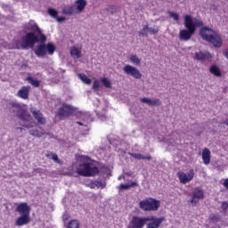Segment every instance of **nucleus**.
Wrapping results in <instances>:
<instances>
[{"instance_id":"423d86ee","label":"nucleus","mask_w":228,"mask_h":228,"mask_svg":"<svg viewBox=\"0 0 228 228\" xmlns=\"http://www.w3.org/2000/svg\"><path fill=\"white\" fill-rule=\"evenodd\" d=\"M139 208L143 211H158L159 209V200L152 198L143 200L139 202Z\"/></svg>"},{"instance_id":"49530a36","label":"nucleus","mask_w":228,"mask_h":228,"mask_svg":"<svg viewBox=\"0 0 228 228\" xmlns=\"http://www.w3.org/2000/svg\"><path fill=\"white\" fill-rule=\"evenodd\" d=\"M224 186L228 190V178H226L224 182Z\"/></svg>"},{"instance_id":"8fccbe9b","label":"nucleus","mask_w":228,"mask_h":228,"mask_svg":"<svg viewBox=\"0 0 228 228\" xmlns=\"http://www.w3.org/2000/svg\"><path fill=\"white\" fill-rule=\"evenodd\" d=\"M224 56L228 59V49H226V51L224 53Z\"/></svg>"},{"instance_id":"58836bf2","label":"nucleus","mask_w":228,"mask_h":228,"mask_svg":"<svg viewBox=\"0 0 228 228\" xmlns=\"http://www.w3.org/2000/svg\"><path fill=\"white\" fill-rule=\"evenodd\" d=\"M169 13V17H171V19H174V20H179V14H177L176 12H168Z\"/></svg>"},{"instance_id":"39448f33","label":"nucleus","mask_w":228,"mask_h":228,"mask_svg":"<svg viewBox=\"0 0 228 228\" xmlns=\"http://www.w3.org/2000/svg\"><path fill=\"white\" fill-rule=\"evenodd\" d=\"M77 173L78 175H84V177H92L99 174V167L94 163L86 161L77 166Z\"/></svg>"},{"instance_id":"5701e85b","label":"nucleus","mask_w":228,"mask_h":228,"mask_svg":"<svg viewBox=\"0 0 228 228\" xmlns=\"http://www.w3.org/2000/svg\"><path fill=\"white\" fill-rule=\"evenodd\" d=\"M62 13L63 15H76L77 14V11H76V5H68L65 6L62 9Z\"/></svg>"},{"instance_id":"2f4dec72","label":"nucleus","mask_w":228,"mask_h":228,"mask_svg":"<svg viewBox=\"0 0 228 228\" xmlns=\"http://www.w3.org/2000/svg\"><path fill=\"white\" fill-rule=\"evenodd\" d=\"M130 61L134 64V65H141L142 63V60H140V58H138V56L136 54H132L130 56Z\"/></svg>"},{"instance_id":"c03bdc74","label":"nucleus","mask_w":228,"mask_h":228,"mask_svg":"<svg viewBox=\"0 0 228 228\" xmlns=\"http://www.w3.org/2000/svg\"><path fill=\"white\" fill-rule=\"evenodd\" d=\"M57 22H63L64 20H67V18L61 16L56 18Z\"/></svg>"},{"instance_id":"0eeeda50","label":"nucleus","mask_w":228,"mask_h":228,"mask_svg":"<svg viewBox=\"0 0 228 228\" xmlns=\"http://www.w3.org/2000/svg\"><path fill=\"white\" fill-rule=\"evenodd\" d=\"M190 195L191 197L190 200L191 204L197 206V204L204 199V191L200 187H196Z\"/></svg>"},{"instance_id":"4468645a","label":"nucleus","mask_w":228,"mask_h":228,"mask_svg":"<svg viewBox=\"0 0 228 228\" xmlns=\"http://www.w3.org/2000/svg\"><path fill=\"white\" fill-rule=\"evenodd\" d=\"M159 29L155 28H150L149 25H144L141 32H139V37H149L151 35H158Z\"/></svg>"},{"instance_id":"7ed1b4c3","label":"nucleus","mask_w":228,"mask_h":228,"mask_svg":"<svg viewBox=\"0 0 228 228\" xmlns=\"http://www.w3.org/2000/svg\"><path fill=\"white\" fill-rule=\"evenodd\" d=\"M12 111L22 120L23 124L22 126L26 127V129H31L35 126V120L31 117V114L28 113V110L26 107L20 105V103H12Z\"/></svg>"},{"instance_id":"f257e3e1","label":"nucleus","mask_w":228,"mask_h":228,"mask_svg":"<svg viewBox=\"0 0 228 228\" xmlns=\"http://www.w3.org/2000/svg\"><path fill=\"white\" fill-rule=\"evenodd\" d=\"M23 31L26 33V35L22 36L20 39L14 41L13 49H33V47H35V44L38 42V38H40L42 42L45 40V35L42 33V30L38 25L33 20H30L28 23H26L23 26Z\"/></svg>"},{"instance_id":"cd10ccee","label":"nucleus","mask_w":228,"mask_h":228,"mask_svg":"<svg viewBox=\"0 0 228 228\" xmlns=\"http://www.w3.org/2000/svg\"><path fill=\"white\" fill-rule=\"evenodd\" d=\"M25 81H28V83H29V85H32V86H34L35 88H38V86H40V81L33 78V77H28Z\"/></svg>"},{"instance_id":"c9c22d12","label":"nucleus","mask_w":228,"mask_h":228,"mask_svg":"<svg viewBox=\"0 0 228 228\" xmlns=\"http://www.w3.org/2000/svg\"><path fill=\"white\" fill-rule=\"evenodd\" d=\"M210 220L216 224L217 222H220V220H222V216H220L218 214H211Z\"/></svg>"},{"instance_id":"79ce46f5","label":"nucleus","mask_w":228,"mask_h":228,"mask_svg":"<svg viewBox=\"0 0 228 228\" xmlns=\"http://www.w3.org/2000/svg\"><path fill=\"white\" fill-rule=\"evenodd\" d=\"M94 186L96 188H104V183L102 181H94Z\"/></svg>"},{"instance_id":"72a5a7b5","label":"nucleus","mask_w":228,"mask_h":228,"mask_svg":"<svg viewBox=\"0 0 228 228\" xmlns=\"http://www.w3.org/2000/svg\"><path fill=\"white\" fill-rule=\"evenodd\" d=\"M67 228H79V221L77 220L69 221Z\"/></svg>"},{"instance_id":"b1692460","label":"nucleus","mask_w":228,"mask_h":228,"mask_svg":"<svg viewBox=\"0 0 228 228\" xmlns=\"http://www.w3.org/2000/svg\"><path fill=\"white\" fill-rule=\"evenodd\" d=\"M129 155L132 156V158H134V159H138L140 161V159H147V161H151V159H152V157L151 155H142L141 153H131L129 152Z\"/></svg>"},{"instance_id":"f704fd0d","label":"nucleus","mask_w":228,"mask_h":228,"mask_svg":"<svg viewBox=\"0 0 228 228\" xmlns=\"http://www.w3.org/2000/svg\"><path fill=\"white\" fill-rule=\"evenodd\" d=\"M101 81L102 85H103L105 88H111V81H110V79H108L107 77H103L101 79Z\"/></svg>"},{"instance_id":"bb28decb","label":"nucleus","mask_w":228,"mask_h":228,"mask_svg":"<svg viewBox=\"0 0 228 228\" xmlns=\"http://www.w3.org/2000/svg\"><path fill=\"white\" fill-rule=\"evenodd\" d=\"M77 77L85 83V85H92V79H90L85 73H78Z\"/></svg>"},{"instance_id":"20e7f679","label":"nucleus","mask_w":228,"mask_h":228,"mask_svg":"<svg viewBox=\"0 0 228 228\" xmlns=\"http://www.w3.org/2000/svg\"><path fill=\"white\" fill-rule=\"evenodd\" d=\"M200 36L201 37L202 40H205V42L212 44L213 47L216 49H220V47H222V37H220V35L213 28L204 26L201 27L200 29Z\"/></svg>"},{"instance_id":"603ef678","label":"nucleus","mask_w":228,"mask_h":228,"mask_svg":"<svg viewBox=\"0 0 228 228\" xmlns=\"http://www.w3.org/2000/svg\"><path fill=\"white\" fill-rule=\"evenodd\" d=\"M84 117H86V118H87V120H88V118H90V116H88V115H84Z\"/></svg>"},{"instance_id":"ddd939ff","label":"nucleus","mask_w":228,"mask_h":228,"mask_svg":"<svg viewBox=\"0 0 228 228\" xmlns=\"http://www.w3.org/2000/svg\"><path fill=\"white\" fill-rule=\"evenodd\" d=\"M30 112L32 113L34 118L37 120V123H39L41 126L45 124V118H44V114H42L39 110H37L35 107H31Z\"/></svg>"},{"instance_id":"6e6552de","label":"nucleus","mask_w":228,"mask_h":228,"mask_svg":"<svg viewBox=\"0 0 228 228\" xmlns=\"http://www.w3.org/2000/svg\"><path fill=\"white\" fill-rule=\"evenodd\" d=\"M76 113V108L71 105H63L57 111V115L61 117V118H67L70 117V115H74Z\"/></svg>"},{"instance_id":"f8f14e48","label":"nucleus","mask_w":228,"mask_h":228,"mask_svg":"<svg viewBox=\"0 0 228 228\" xmlns=\"http://www.w3.org/2000/svg\"><path fill=\"white\" fill-rule=\"evenodd\" d=\"M147 224V217L134 216L127 228H143Z\"/></svg>"},{"instance_id":"7c9ffc66","label":"nucleus","mask_w":228,"mask_h":228,"mask_svg":"<svg viewBox=\"0 0 228 228\" xmlns=\"http://www.w3.org/2000/svg\"><path fill=\"white\" fill-rule=\"evenodd\" d=\"M45 49L48 54L53 55L54 54V51H56V46L53 45V43H48L47 45H45Z\"/></svg>"},{"instance_id":"09e8293b","label":"nucleus","mask_w":228,"mask_h":228,"mask_svg":"<svg viewBox=\"0 0 228 228\" xmlns=\"http://www.w3.org/2000/svg\"><path fill=\"white\" fill-rule=\"evenodd\" d=\"M77 124L78 126H85L86 127V125L83 124V122H81V121H77Z\"/></svg>"},{"instance_id":"c85d7f7f","label":"nucleus","mask_w":228,"mask_h":228,"mask_svg":"<svg viewBox=\"0 0 228 228\" xmlns=\"http://www.w3.org/2000/svg\"><path fill=\"white\" fill-rule=\"evenodd\" d=\"M134 186H138V183L136 182H132L131 183H121L119 185V190H130V188H134Z\"/></svg>"},{"instance_id":"de8ad7c7","label":"nucleus","mask_w":228,"mask_h":228,"mask_svg":"<svg viewBox=\"0 0 228 228\" xmlns=\"http://www.w3.org/2000/svg\"><path fill=\"white\" fill-rule=\"evenodd\" d=\"M95 182H93V183H90L89 184H88V186H89V188H95Z\"/></svg>"},{"instance_id":"ea45409f","label":"nucleus","mask_w":228,"mask_h":228,"mask_svg":"<svg viewBox=\"0 0 228 228\" xmlns=\"http://www.w3.org/2000/svg\"><path fill=\"white\" fill-rule=\"evenodd\" d=\"M48 158H51V159H53V161H56L57 163L60 162V159L58 158V155L55 153H51L47 155Z\"/></svg>"},{"instance_id":"4be33fe9","label":"nucleus","mask_w":228,"mask_h":228,"mask_svg":"<svg viewBox=\"0 0 228 228\" xmlns=\"http://www.w3.org/2000/svg\"><path fill=\"white\" fill-rule=\"evenodd\" d=\"M202 159L205 165H209V163H211V151L209 149L206 148L203 150Z\"/></svg>"},{"instance_id":"f03ea898","label":"nucleus","mask_w":228,"mask_h":228,"mask_svg":"<svg viewBox=\"0 0 228 228\" xmlns=\"http://www.w3.org/2000/svg\"><path fill=\"white\" fill-rule=\"evenodd\" d=\"M183 26L185 29H182L179 32V40L183 42H188L195 35L197 28H202L204 21L200 19L193 18L191 15L186 14L183 17Z\"/></svg>"},{"instance_id":"a211bd4d","label":"nucleus","mask_w":228,"mask_h":228,"mask_svg":"<svg viewBox=\"0 0 228 228\" xmlns=\"http://www.w3.org/2000/svg\"><path fill=\"white\" fill-rule=\"evenodd\" d=\"M178 177H179L180 183H182V184H186V183H190V181H191V179H193V173H190L189 175H186V173H184V172H179Z\"/></svg>"},{"instance_id":"37998d69","label":"nucleus","mask_w":228,"mask_h":228,"mask_svg":"<svg viewBox=\"0 0 228 228\" xmlns=\"http://www.w3.org/2000/svg\"><path fill=\"white\" fill-rule=\"evenodd\" d=\"M34 175H37V174H44V169L37 167L36 169H34Z\"/></svg>"},{"instance_id":"a18cd8bd","label":"nucleus","mask_w":228,"mask_h":228,"mask_svg":"<svg viewBox=\"0 0 228 228\" xmlns=\"http://www.w3.org/2000/svg\"><path fill=\"white\" fill-rule=\"evenodd\" d=\"M69 214H67V212H65L62 216V220H69Z\"/></svg>"},{"instance_id":"c756f323","label":"nucleus","mask_w":228,"mask_h":228,"mask_svg":"<svg viewBox=\"0 0 228 228\" xmlns=\"http://www.w3.org/2000/svg\"><path fill=\"white\" fill-rule=\"evenodd\" d=\"M70 54L73 58H76L77 60H79V58H81V51H79L77 47L71 48Z\"/></svg>"},{"instance_id":"393cba45","label":"nucleus","mask_w":228,"mask_h":228,"mask_svg":"<svg viewBox=\"0 0 228 228\" xmlns=\"http://www.w3.org/2000/svg\"><path fill=\"white\" fill-rule=\"evenodd\" d=\"M28 133L29 134H31L32 136H36L37 138H42V136L45 134V132L40 131L38 129H30Z\"/></svg>"},{"instance_id":"f3484780","label":"nucleus","mask_w":228,"mask_h":228,"mask_svg":"<svg viewBox=\"0 0 228 228\" xmlns=\"http://www.w3.org/2000/svg\"><path fill=\"white\" fill-rule=\"evenodd\" d=\"M211 59V53L208 52H197L194 55V60L198 61H204V60Z\"/></svg>"},{"instance_id":"864d4df0","label":"nucleus","mask_w":228,"mask_h":228,"mask_svg":"<svg viewBox=\"0 0 228 228\" xmlns=\"http://www.w3.org/2000/svg\"><path fill=\"white\" fill-rule=\"evenodd\" d=\"M22 67H27V65H26V64H25V65L23 64Z\"/></svg>"},{"instance_id":"9d476101","label":"nucleus","mask_w":228,"mask_h":228,"mask_svg":"<svg viewBox=\"0 0 228 228\" xmlns=\"http://www.w3.org/2000/svg\"><path fill=\"white\" fill-rule=\"evenodd\" d=\"M146 222H149L146 228H159L163 222H165V217H156L151 216V217H146Z\"/></svg>"},{"instance_id":"473e14b6","label":"nucleus","mask_w":228,"mask_h":228,"mask_svg":"<svg viewBox=\"0 0 228 228\" xmlns=\"http://www.w3.org/2000/svg\"><path fill=\"white\" fill-rule=\"evenodd\" d=\"M210 73L214 74V76H216L217 77H220L222 76V71H220V69L216 66H212L210 68Z\"/></svg>"},{"instance_id":"aec40b11","label":"nucleus","mask_w":228,"mask_h":228,"mask_svg":"<svg viewBox=\"0 0 228 228\" xmlns=\"http://www.w3.org/2000/svg\"><path fill=\"white\" fill-rule=\"evenodd\" d=\"M31 220L29 219V216L21 215L18 219L16 220L15 225L18 227H22V225H28Z\"/></svg>"},{"instance_id":"2eb2a0df","label":"nucleus","mask_w":228,"mask_h":228,"mask_svg":"<svg viewBox=\"0 0 228 228\" xmlns=\"http://www.w3.org/2000/svg\"><path fill=\"white\" fill-rule=\"evenodd\" d=\"M16 211L20 215H25V216H29L31 208L28 206V203L23 202V203H20V205H18V207L16 208Z\"/></svg>"},{"instance_id":"4c0bfd02","label":"nucleus","mask_w":228,"mask_h":228,"mask_svg":"<svg viewBox=\"0 0 228 228\" xmlns=\"http://www.w3.org/2000/svg\"><path fill=\"white\" fill-rule=\"evenodd\" d=\"M101 86V82L98 79H95L93 84V90L98 92Z\"/></svg>"},{"instance_id":"dca6fc26","label":"nucleus","mask_w":228,"mask_h":228,"mask_svg":"<svg viewBox=\"0 0 228 228\" xmlns=\"http://www.w3.org/2000/svg\"><path fill=\"white\" fill-rule=\"evenodd\" d=\"M140 102L142 104H148V106H161V101L159 99H151V98H141Z\"/></svg>"},{"instance_id":"3c124183","label":"nucleus","mask_w":228,"mask_h":228,"mask_svg":"<svg viewBox=\"0 0 228 228\" xmlns=\"http://www.w3.org/2000/svg\"><path fill=\"white\" fill-rule=\"evenodd\" d=\"M100 118H101V120L104 121V120H106V116H102Z\"/></svg>"},{"instance_id":"6ab92c4d","label":"nucleus","mask_w":228,"mask_h":228,"mask_svg":"<svg viewBox=\"0 0 228 228\" xmlns=\"http://www.w3.org/2000/svg\"><path fill=\"white\" fill-rule=\"evenodd\" d=\"M29 90L31 86H22L17 93V96L20 99H29Z\"/></svg>"},{"instance_id":"a878e982","label":"nucleus","mask_w":228,"mask_h":228,"mask_svg":"<svg viewBox=\"0 0 228 228\" xmlns=\"http://www.w3.org/2000/svg\"><path fill=\"white\" fill-rule=\"evenodd\" d=\"M118 8L116 5H109L105 9L102 10L103 13H108L109 15H114V13H117Z\"/></svg>"},{"instance_id":"9b49d317","label":"nucleus","mask_w":228,"mask_h":228,"mask_svg":"<svg viewBox=\"0 0 228 228\" xmlns=\"http://www.w3.org/2000/svg\"><path fill=\"white\" fill-rule=\"evenodd\" d=\"M123 70L125 74H127V76H132V77H134V79H142V73H140V69L131 65H126L123 68Z\"/></svg>"},{"instance_id":"e433bc0d","label":"nucleus","mask_w":228,"mask_h":228,"mask_svg":"<svg viewBox=\"0 0 228 228\" xmlns=\"http://www.w3.org/2000/svg\"><path fill=\"white\" fill-rule=\"evenodd\" d=\"M48 14L53 19H56L58 17V11H56V9L53 8H49Z\"/></svg>"},{"instance_id":"412c9836","label":"nucleus","mask_w":228,"mask_h":228,"mask_svg":"<svg viewBox=\"0 0 228 228\" xmlns=\"http://www.w3.org/2000/svg\"><path fill=\"white\" fill-rule=\"evenodd\" d=\"M86 0H76L75 2V10L77 13H82L85 8H86Z\"/></svg>"},{"instance_id":"1a4fd4ad","label":"nucleus","mask_w":228,"mask_h":228,"mask_svg":"<svg viewBox=\"0 0 228 228\" xmlns=\"http://www.w3.org/2000/svg\"><path fill=\"white\" fill-rule=\"evenodd\" d=\"M45 42H47V37L45 36L44 41H42V39L38 37V42L36 43V44H40L39 45H37V49L34 51L36 56H37L38 58H44V56L47 54L46 48H45Z\"/></svg>"},{"instance_id":"a19ab883","label":"nucleus","mask_w":228,"mask_h":228,"mask_svg":"<svg viewBox=\"0 0 228 228\" xmlns=\"http://www.w3.org/2000/svg\"><path fill=\"white\" fill-rule=\"evenodd\" d=\"M227 209H228V204L227 202H223L221 205V213H227Z\"/></svg>"}]
</instances>
